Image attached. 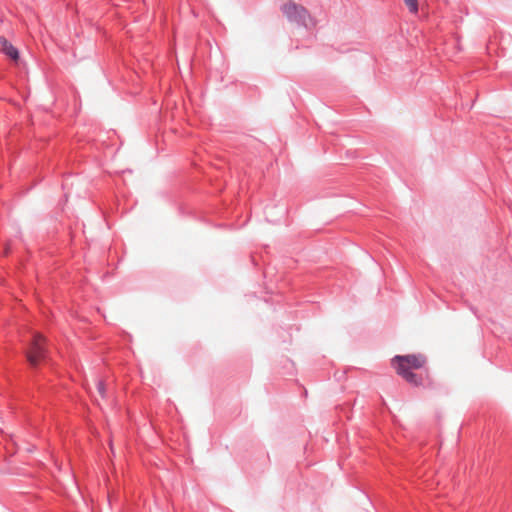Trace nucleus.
<instances>
[{
    "label": "nucleus",
    "instance_id": "nucleus-3",
    "mask_svg": "<svg viewBox=\"0 0 512 512\" xmlns=\"http://www.w3.org/2000/svg\"><path fill=\"white\" fill-rule=\"evenodd\" d=\"M47 358V351L45 348V339L39 335H33L32 343L29 351L27 352V360L32 368H36L41 361Z\"/></svg>",
    "mask_w": 512,
    "mask_h": 512
},
{
    "label": "nucleus",
    "instance_id": "nucleus-5",
    "mask_svg": "<svg viewBox=\"0 0 512 512\" xmlns=\"http://www.w3.org/2000/svg\"><path fill=\"white\" fill-rule=\"evenodd\" d=\"M404 3L411 13L418 12V0H404Z\"/></svg>",
    "mask_w": 512,
    "mask_h": 512
},
{
    "label": "nucleus",
    "instance_id": "nucleus-6",
    "mask_svg": "<svg viewBox=\"0 0 512 512\" xmlns=\"http://www.w3.org/2000/svg\"><path fill=\"white\" fill-rule=\"evenodd\" d=\"M97 390L99 394L104 398L106 396V387L102 380H99L97 383Z\"/></svg>",
    "mask_w": 512,
    "mask_h": 512
},
{
    "label": "nucleus",
    "instance_id": "nucleus-1",
    "mask_svg": "<svg viewBox=\"0 0 512 512\" xmlns=\"http://www.w3.org/2000/svg\"><path fill=\"white\" fill-rule=\"evenodd\" d=\"M426 363V357L422 354L396 355L391 360V365L397 374L402 376L408 383L419 386L422 378L413 373L411 369H420Z\"/></svg>",
    "mask_w": 512,
    "mask_h": 512
},
{
    "label": "nucleus",
    "instance_id": "nucleus-4",
    "mask_svg": "<svg viewBox=\"0 0 512 512\" xmlns=\"http://www.w3.org/2000/svg\"><path fill=\"white\" fill-rule=\"evenodd\" d=\"M0 41L2 43V50L5 53V55H7L9 58L13 60H17L19 58L18 50L5 38H1Z\"/></svg>",
    "mask_w": 512,
    "mask_h": 512
},
{
    "label": "nucleus",
    "instance_id": "nucleus-2",
    "mask_svg": "<svg viewBox=\"0 0 512 512\" xmlns=\"http://www.w3.org/2000/svg\"><path fill=\"white\" fill-rule=\"evenodd\" d=\"M281 10L290 22L300 26L308 27L309 22L312 21L309 11L304 6L298 5L293 1L286 2Z\"/></svg>",
    "mask_w": 512,
    "mask_h": 512
}]
</instances>
